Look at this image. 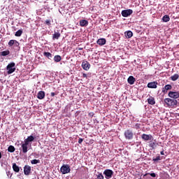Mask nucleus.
I'll return each instance as SVG.
<instances>
[{"instance_id":"nucleus-1","label":"nucleus","mask_w":179,"mask_h":179,"mask_svg":"<svg viewBox=\"0 0 179 179\" xmlns=\"http://www.w3.org/2000/svg\"><path fill=\"white\" fill-rule=\"evenodd\" d=\"M164 103L169 106L176 107L178 104V101L177 99H171L170 98H166L164 99Z\"/></svg>"},{"instance_id":"nucleus-2","label":"nucleus","mask_w":179,"mask_h":179,"mask_svg":"<svg viewBox=\"0 0 179 179\" xmlns=\"http://www.w3.org/2000/svg\"><path fill=\"white\" fill-rule=\"evenodd\" d=\"M15 62H11L10 64H8L6 66V70L8 75H10L11 73H13V72H15V71H16V68L15 66Z\"/></svg>"},{"instance_id":"nucleus-3","label":"nucleus","mask_w":179,"mask_h":179,"mask_svg":"<svg viewBox=\"0 0 179 179\" xmlns=\"http://www.w3.org/2000/svg\"><path fill=\"white\" fill-rule=\"evenodd\" d=\"M124 136L126 139H127L128 141H131L134 139V132L132 131V130L127 129L124 131Z\"/></svg>"},{"instance_id":"nucleus-4","label":"nucleus","mask_w":179,"mask_h":179,"mask_svg":"<svg viewBox=\"0 0 179 179\" xmlns=\"http://www.w3.org/2000/svg\"><path fill=\"white\" fill-rule=\"evenodd\" d=\"M60 171L62 174H68V173H71V168L69 164H64L61 167Z\"/></svg>"},{"instance_id":"nucleus-5","label":"nucleus","mask_w":179,"mask_h":179,"mask_svg":"<svg viewBox=\"0 0 179 179\" xmlns=\"http://www.w3.org/2000/svg\"><path fill=\"white\" fill-rule=\"evenodd\" d=\"M103 174L105 176V178L110 179L113 178V176H114V171L111 169H106L103 171Z\"/></svg>"},{"instance_id":"nucleus-6","label":"nucleus","mask_w":179,"mask_h":179,"mask_svg":"<svg viewBox=\"0 0 179 179\" xmlns=\"http://www.w3.org/2000/svg\"><path fill=\"white\" fill-rule=\"evenodd\" d=\"M168 96L169 97H171V99L176 100V99H179V92L176 91H170Z\"/></svg>"},{"instance_id":"nucleus-7","label":"nucleus","mask_w":179,"mask_h":179,"mask_svg":"<svg viewBox=\"0 0 179 179\" xmlns=\"http://www.w3.org/2000/svg\"><path fill=\"white\" fill-rule=\"evenodd\" d=\"M132 13H134V10L131 9L122 10V16H123V17H128V16H131Z\"/></svg>"},{"instance_id":"nucleus-8","label":"nucleus","mask_w":179,"mask_h":179,"mask_svg":"<svg viewBox=\"0 0 179 179\" xmlns=\"http://www.w3.org/2000/svg\"><path fill=\"white\" fill-rule=\"evenodd\" d=\"M82 68L84 71H89L90 69V64L87 61H84L82 62Z\"/></svg>"},{"instance_id":"nucleus-9","label":"nucleus","mask_w":179,"mask_h":179,"mask_svg":"<svg viewBox=\"0 0 179 179\" xmlns=\"http://www.w3.org/2000/svg\"><path fill=\"white\" fill-rule=\"evenodd\" d=\"M31 173V167L29 165H25L24 167V173L25 176H29Z\"/></svg>"},{"instance_id":"nucleus-10","label":"nucleus","mask_w":179,"mask_h":179,"mask_svg":"<svg viewBox=\"0 0 179 179\" xmlns=\"http://www.w3.org/2000/svg\"><path fill=\"white\" fill-rule=\"evenodd\" d=\"M141 138L143 139V141H152L153 136L152 134H142Z\"/></svg>"},{"instance_id":"nucleus-11","label":"nucleus","mask_w":179,"mask_h":179,"mask_svg":"<svg viewBox=\"0 0 179 179\" xmlns=\"http://www.w3.org/2000/svg\"><path fill=\"white\" fill-rule=\"evenodd\" d=\"M147 87L149 89H157V82H150L148 83Z\"/></svg>"},{"instance_id":"nucleus-12","label":"nucleus","mask_w":179,"mask_h":179,"mask_svg":"<svg viewBox=\"0 0 179 179\" xmlns=\"http://www.w3.org/2000/svg\"><path fill=\"white\" fill-rule=\"evenodd\" d=\"M8 45L9 47H12L13 45H14V47H19V45H20V43H19L18 41L16 40H10L8 42Z\"/></svg>"},{"instance_id":"nucleus-13","label":"nucleus","mask_w":179,"mask_h":179,"mask_svg":"<svg viewBox=\"0 0 179 179\" xmlns=\"http://www.w3.org/2000/svg\"><path fill=\"white\" fill-rule=\"evenodd\" d=\"M29 146V144L27 143H24L21 144V148L22 149V153H26L27 152L29 151V148L27 147Z\"/></svg>"},{"instance_id":"nucleus-14","label":"nucleus","mask_w":179,"mask_h":179,"mask_svg":"<svg viewBox=\"0 0 179 179\" xmlns=\"http://www.w3.org/2000/svg\"><path fill=\"white\" fill-rule=\"evenodd\" d=\"M106 43H107V41L104 38H99L96 41V44L100 46L106 45Z\"/></svg>"},{"instance_id":"nucleus-15","label":"nucleus","mask_w":179,"mask_h":179,"mask_svg":"<svg viewBox=\"0 0 179 179\" xmlns=\"http://www.w3.org/2000/svg\"><path fill=\"white\" fill-rule=\"evenodd\" d=\"M172 89L173 86H171V85H166L162 88V93H164V94H166L168 90H171Z\"/></svg>"},{"instance_id":"nucleus-16","label":"nucleus","mask_w":179,"mask_h":179,"mask_svg":"<svg viewBox=\"0 0 179 179\" xmlns=\"http://www.w3.org/2000/svg\"><path fill=\"white\" fill-rule=\"evenodd\" d=\"M45 97V92L44 91H39L37 94V98L39 100H43Z\"/></svg>"},{"instance_id":"nucleus-17","label":"nucleus","mask_w":179,"mask_h":179,"mask_svg":"<svg viewBox=\"0 0 179 179\" xmlns=\"http://www.w3.org/2000/svg\"><path fill=\"white\" fill-rule=\"evenodd\" d=\"M147 101L148 104H150L151 106H155L156 104V101L155 100V97L153 96H150L148 99Z\"/></svg>"},{"instance_id":"nucleus-18","label":"nucleus","mask_w":179,"mask_h":179,"mask_svg":"<svg viewBox=\"0 0 179 179\" xmlns=\"http://www.w3.org/2000/svg\"><path fill=\"white\" fill-rule=\"evenodd\" d=\"M89 24V22L86 20H80V26L81 27H86Z\"/></svg>"},{"instance_id":"nucleus-19","label":"nucleus","mask_w":179,"mask_h":179,"mask_svg":"<svg viewBox=\"0 0 179 179\" xmlns=\"http://www.w3.org/2000/svg\"><path fill=\"white\" fill-rule=\"evenodd\" d=\"M136 79L134 76H130L128 79H127V82L129 83V85H134V83H135L136 82Z\"/></svg>"},{"instance_id":"nucleus-20","label":"nucleus","mask_w":179,"mask_h":179,"mask_svg":"<svg viewBox=\"0 0 179 179\" xmlns=\"http://www.w3.org/2000/svg\"><path fill=\"white\" fill-rule=\"evenodd\" d=\"M34 136H29L27 137V138H26L24 140V143H27L29 145V143H30V142H34Z\"/></svg>"},{"instance_id":"nucleus-21","label":"nucleus","mask_w":179,"mask_h":179,"mask_svg":"<svg viewBox=\"0 0 179 179\" xmlns=\"http://www.w3.org/2000/svg\"><path fill=\"white\" fill-rule=\"evenodd\" d=\"M13 169L15 173H19L20 171V168L16 165V163L13 164Z\"/></svg>"},{"instance_id":"nucleus-22","label":"nucleus","mask_w":179,"mask_h":179,"mask_svg":"<svg viewBox=\"0 0 179 179\" xmlns=\"http://www.w3.org/2000/svg\"><path fill=\"white\" fill-rule=\"evenodd\" d=\"M124 36L127 38H131L134 36V34L131 31H127L124 32Z\"/></svg>"},{"instance_id":"nucleus-23","label":"nucleus","mask_w":179,"mask_h":179,"mask_svg":"<svg viewBox=\"0 0 179 179\" xmlns=\"http://www.w3.org/2000/svg\"><path fill=\"white\" fill-rule=\"evenodd\" d=\"M61 37V34L59 32H55L52 36V40H58Z\"/></svg>"},{"instance_id":"nucleus-24","label":"nucleus","mask_w":179,"mask_h":179,"mask_svg":"<svg viewBox=\"0 0 179 179\" xmlns=\"http://www.w3.org/2000/svg\"><path fill=\"white\" fill-rule=\"evenodd\" d=\"M9 54H10V51L4 50V51L0 52V56L1 57H6V55H9Z\"/></svg>"},{"instance_id":"nucleus-25","label":"nucleus","mask_w":179,"mask_h":179,"mask_svg":"<svg viewBox=\"0 0 179 179\" xmlns=\"http://www.w3.org/2000/svg\"><path fill=\"white\" fill-rule=\"evenodd\" d=\"M43 55L44 57H46V58H48V59H51V58H52V55L49 52H44Z\"/></svg>"},{"instance_id":"nucleus-26","label":"nucleus","mask_w":179,"mask_h":179,"mask_svg":"<svg viewBox=\"0 0 179 179\" xmlns=\"http://www.w3.org/2000/svg\"><path fill=\"white\" fill-rule=\"evenodd\" d=\"M179 78V75L178 73L174 74L173 76H171L170 79L171 80H173V82H176Z\"/></svg>"},{"instance_id":"nucleus-27","label":"nucleus","mask_w":179,"mask_h":179,"mask_svg":"<svg viewBox=\"0 0 179 179\" xmlns=\"http://www.w3.org/2000/svg\"><path fill=\"white\" fill-rule=\"evenodd\" d=\"M22 34H23V30L22 29H19L18 31H17L15 34V37H20V36H22Z\"/></svg>"},{"instance_id":"nucleus-28","label":"nucleus","mask_w":179,"mask_h":179,"mask_svg":"<svg viewBox=\"0 0 179 179\" xmlns=\"http://www.w3.org/2000/svg\"><path fill=\"white\" fill-rule=\"evenodd\" d=\"M61 59H62V58L61 57L60 55H55L54 57V61L55 62H60Z\"/></svg>"},{"instance_id":"nucleus-29","label":"nucleus","mask_w":179,"mask_h":179,"mask_svg":"<svg viewBox=\"0 0 179 179\" xmlns=\"http://www.w3.org/2000/svg\"><path fill=\"white\" fill-rule=\"evenodd\" d=\"M162 20L163 22H170V16H169L168 15H165L162 17Z\"/></svg>"},{"instance_id":"nucleus-30","label":"nucleus","mask_w":179,"mask_h":179,"mask_svg":"<svg viewBox=\"0 0 179 179\" xmlns=\"http://www.w3.org/2000/svg\"><path fill=\"white\" fill-rule=\"evenodd\" d=\"M157 145H159V143H157L156 142H152V143H150L149 147L151 148L152 149H155V148H156V146H157Z\"/></svg>"},{"instance_id":"nucleus-31","label":"nucleus","mask_w":179,"mask_h":179,"mask_svg":"<svg viewBox=\"0 0 179 179\" xmlns=\"http://www.w3.org/2000/svg\"><path fill=\"white\" fill-rule=\"evenodd\" d=\"M8 150L10 152V153H13V152H15V147L13 145H10L8 148Z\"/></svg>"},{"instance_id":"nucleus-32","label":"nucleus","mask_w":179,"mask_h":179,"mask_svg":"<svg viewBox=\"0 0 179 179\" xmlns=\"http://www.w3.org/2000/svg\"><path fill=\"white\" fill-rule=\"evenodd\" d=\"M31 163L32 164H38V163H40V160L38 159H33L31 161Z\"/></svg>"},{"instance_id":"nucleus-33","label":"nucleus","mask_w":179,"mask_h":179,"mask_svg":"<svg viewBox=\"0 0 179 179\" xmlns=\"http://www.w3.org/2000/svg\"><path fill=\"white\" fill-rule=\"evenodd\" d=\"M159 160H162V159L160 158V155H158V156L156 158L152 159L153 162H159Z\"/></svg>"},{"instance_id":"nucleus-34","label":"nucleus","mask_w":179,"mask_h":179,"mask_svg":"<svg viewBox=\"0 0 179 179\" xmlns=\"http://www.w3.org/2000/svg\"><path fill=\"white\" fill-rule=\"evenodd\" d=\"M45 24H47L48 26H51V20H46L45 21Z\"/></svg>"},{"instance_id":"nucleus-35","label":"nucleus","mask_w":179,"mask_h":179,"mask_svg":"<svg viewBox=\"0 0 179 179\" xmlns=\"http://www.w3.org/2000/svg\"><path fill=\"white\" fill-rule=\"evenodd\" d=\"M97 179H104V176H103V173H99L97 176Z\"/></svg>"},{"instance_id":"nucleus-36","label":"nucleus","mask_w":179,"mask_h":179,"mask_svg":"<svg viewBox=\"0 0 179 179\" xmlns=\"http://www.w3.org/2000/svg\"><path fill=\"white\" fill-rule=\"evenodd\" d=\"M147 174H150V176H151V177H153V178L156 177V173H145L144 175V177H146Z\"/></svg>"},{"instance_id":"nucleus-37","label":"nucleus","mask_w":179,"mask_h":179,"mask_svg":"<svg viewBox=\"0 0 179 179\" xmlns=\"http://www.w3.org/2000/svg\"><path fill=\"white\" fill-rule=\"evenodd\" d=\"M135 128H136V129H139V128H141V124L136 123V124H135Z\"/></svg>"},{"instance_id":"nucleus-38","label":"nucleus","mask_w":179,"mask_h":179,"mask_svg":"<svg viewBox=\"0 0 179 179\" xmlns=\"http://www.w3.org/2000/svg\"><path fill=\"white\" fill-rule=\"evenodd\" d=\"M6 174H7L8 177H10V178H12V173H10V171L6 172Z\"/></svg>"},{"instance_id":"nucleus-39","label":"nucleus","mask_w":179,"mask_h":179,"mask_svg":"<svg viewBox=\"0 0 179 179\" xmlns=\"http://www.w3.org/2000/svg\"><path fill=\"white\" fill-rule=\"evenodd\" d=\"M83 141H84V139L83 138H80L79 139H78V143H82V142H83Z\"/></svg>"},{"instance_id":"nucleus-40","label":"nucleus","mask_w":179,"mask_h":179,"mask_svg":"<svg viewBox=\"0 0 179 179\" xmlns=\"http://www.w3.org/2000/svg\"><path fill=\"white\" fill-rule=\"evenodd\" d=\"M83 78H85L86 79H87V74L83 73Z\"/></svg>"},{"instance_id":"nucleus-41","label":"nucleus","mask_w":179,"mask_h":179,"mask_svg":"<svg viewBox=\"0 0 179 179\" xmlns=\"http://www.w3.org/2000/svg\"><path fill=\"white\" fill-rule=\"evenodd\" d=\"M55 94H57V93L51 92L50 96H51L52 97H54V96H55Z\"/></svg>"},{"instance_id":"nucleus-42","label":"nucleus","mask_w":179,"mask_h":179,"mask_svg":"<svg viewBox=\"0 0 179 179\" xmlns=\"http://www.w3.org/2000/svg\"><path fill=\"white\" fill-rule=\"evenodd\" d=\"M161 155H164V151H161Z\"/></svg>"},{"instance_id":"nucleus-43","label":"nucleus","mask_w":179,"mask_h":179,"mask_svg":"<svg viewBox=\"0 0 179 179\" xmlns=\"http://www.w3.org/2000/svg\"><path fill=\"white\" fill-rule=\"evenodd\" d=\"M1 158H2V153L0 152V159H1Z\"/></svg>"},{"instance_id":"nucleus-44","label":"nucleus","mask_w":179,"mask_h":179,"mask_svg":"<svg viewBox=\"0 0 179 179\" xmlns=\"http://www.w3.org/2000/svg\"><path fill=\"white\" fill-rule=\"evenodd\" d=\"M79 50H82L81 48H80Z\"/></svg>"}]
</instances>
